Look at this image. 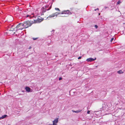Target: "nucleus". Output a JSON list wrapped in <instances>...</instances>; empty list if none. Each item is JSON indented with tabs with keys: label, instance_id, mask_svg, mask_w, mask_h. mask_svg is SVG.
<instances>
[{
	"label": "nucleus",
	"instance_id": "obj_1",
	"mask_svg": "<svg viewBox=\"0 0 125 125\" xmlns=\"http://www.w3.org/2000/svg\"><path fill=\"white\" fill-rule=\"evenodd\" d=\"M34 21H26L24 22L23 23V24L21 25H23L24 26V28H26L28 27H29L31 26L33 23H34Z\"/></svg>",
	"mask_w": 125,
	"mask_h": 125
},
{
	"label": "nucleus",
	"instance_id": "obj_2",
	"mask_svg": "<svg viewBox=\"0 0 125 125\" xmlns=\"http://www.w3.org/2000/svg\"><path fill=\"white\" fill-rule=\"evenodd\" d=\"M61 14H64V15L61 16L67 17L69 15L72 14V13L70 11V10H64L62 11L61 13Z\"/></svg>",
	"mask_w": 125,
	"mask_h": 125
},
{
	"label": "nucleus",
	"instance_id": "obj_3",
	"mask_svg": "<svg viewBox=\"0 0 125 125\" xmlns=\"http://www.w3.org/2000/svg\"><path fill=\"white\" fill-rule=\"evenodd\" d=\"M21 24H23V23H20L19 24L17 25L16 27L17 29L16 31L19 30H22L24 28V26L23 25H21Z\"/></svg>",
	"mask_w": 125,
	"mask_h": 125
},
{
	"label": "nucleus",
	"instance_id": "obj_4",
	"mask_svg": "<svg viewBox=\"0 0 125 125\" xmlns=\"http://www.w3.org/2000/svg\"><path fill=\"white\" fill-rule=\"evenodd\" d=\"M43 20V18H42L40 17V18H38L37 19L34 20V23H40Z\"/></svg>",
	"mask_w": 125,
	"mask_h": 125
},
{
	"label": "nucleus",
	"instance_id": "obj_5",
	"mask_svg": "<svg viewBox=\"0 0 125 125\" xmlns=\"http://www.w3.org/2000/svg\"><path fill=\"white\" fill-rule=\"evenodd\" d=\"M58 121V118H57L55 119L53 121V125L50 124L49 125H57V123Z\"/></svg>",
	"mask_w": 125,
	"mask_h": 125
},
{
	"label": "nucleus",
	"instance_id": "obj_6",
	"mask_svg": "<svg viewBox=\"0 0 125 125\" xmlns=\"http://www.w3.org/2000/svg\"><path fill=\"white\" fill-rule=\"evenodd\" d=\"M15 27H14L13 25L11 26L10 29L9 30V31H12V32H13V31H15Z\"/></svg>",
	"mask_w": 125,
	"mask_h": 125
},
{
	"label": "nucleus",
	"instance_id": "obj_7",
	"mask_svg": "<svg viewBox=\"0 0 125 125\" xmlns=\"http://www.w3.org/2000/svg\"><path fill=\"white\" fill-rule=\"evenodd\" d=\"M96 59V58H95L94 59L92 58H90L87 59L86 60L88 62H92L95 60Z\"/></svg>",
	"mask_w": 125,
	"mask_h": 125
},
{
	"label": "nucleus",
	"instance_id": "obj_8",
	"mask_svg": "<svg viewBox=\"0 0 125 125\" xmlns=\"http://www.w3.org/2000/svg\"><path fill=\"white\" fill-rule=\"evenodd\" d=\"M25 89L26 91L28 92H29L30 91L31 88L28 87H26L25 88Z\"/></svg>",
	"mask_w": 125,
	"mask_h": 125
},
{
	"label": "nucleus",
	"instance_id": "obj_9",
	"mask_svg": "<svg viewBox=\"0 0 125 125\" xmlns=\"http://www.w3.org/2000/svg\"><path fill=\"white\" fill-rule=\"evenodd\" d=\"M55 16V15L54 14V13H53L52 14L50 15L48 17H47V18H48V17L49 18H52V17H53Z\"/></svg>",
	"mask_w": 125,
	"mask_h": 125
},
{
	"label": "nucleus",
	"instance_id": "obj_10",
	"mask_svg": "<svg viewBox=\"0 0 125 125\" xmlns=\"http://www.w3.org/2000/svg\"><path fill=\"white\" fill-rule=\"evenodd\" d=\"M117 73L119 74H122L124 73V72L122 70H119L117 71Z\"/></svg>",
	"mask_w": 125,
	"mask_h": 125
},
{
	"label": "nucleus",
	"instance_id": "obj_11",
	"mask_svg": "<svg viewBox=\"0 0 125 125\" xmlns=\"http://www.w3.org/2000/svg\"><path fill=\"white\" fill-rule=\"evenodd\" d=\"M45 9L44 8V7L42 8V13H44L46 11V9ZM42 14L43 15H44V14L43 13Z\"/></svg>",
	"mask_w": 125,
	"mask_h": 125
},
{
	"label": "nucleus",
	"instance_id": "obj_12",
	"mask_svg": "<svg viewBox=\"0 0 125 125\" xmlns=\"http://www.w3.org/2000/svg\"><path fill=\"white\" fill-rule=\"evenodd\" d=\"M54 14L55 15V16H57V15H58L59 14H61V13H58V12H55V13H54Z\"/></svg>",
	"mask_w": 125,
	"mask_h": 125
},
{
	"label": "nucleus",
	"instance_id": "obj_13",
	"mask_svg": "<svg viewBox=\"0 0 125 125\" xmlns=\"http://www.w3.org/2000/svg\"><path fill=\"white\" fill-rule=\"evenodd\" d=\"M7 116V115H2L1 117L2 119H3L6 117Z\"/></svg>",
	"mask_w": 125,
	"mask_h": 125
},
{
	"label": "nucleus",
	"instance_id": "obj_14",
	"mask_svg": "<svg viewBox=\"0 0 125 125\" xmlns=\"http://www.w3.org/2000/svg\"><path fill=\"white\" fill-rule=\"evenodd\" d=\"M30 17V18H32V17H34V16H32L31 17V15H27L26 16V17Z\"/></svg>",
	"mask_w": 125,
	"mask_h": 125
},
{
	"label": "nucleus",
	"instance_id": "obj_15",
	"mask_svg": "<svg viewBox=\"0 0 125 125\" xmlns=\"http://www.w3.org/2000/svg\"><path fill=\"white\" fill-rule=\"evenodd\" d=\"M82 111L81 110H79L75 111L76 113H78L81 112Z\"/></svg>",
	"mask_w": 125,
	"mask_h": 125
},
{
	"label": "nucleus",
	"instance_id": "obj_16",
	"mask_svg": "<svg viewBox=\"0 0 125 125\" xmlns=\"http://www.w3.org/2000/svg\"><path fill=\"white\" fill-rule=\"evenodd\" d=\"M49 7V5H46L45 6V9H46L48 7Z\"/></svg>",
	"mask_w": 125,
	"mask_h": 125
},
{
	"label": "nucleus",
	"instance_id": "obj_17",
	"mask_svg": "<svg viewBox=\"0 0 125 125\" xmlns=\"http://www.w3.org/2000/svg\"><path fill=\"white\" fill-rule=\"evenodd\" d=\"M121 3V2L120 0L118 2H117V4H119Z\"/></svg>",
	"mask_w": 125,
	"mask_h": 125
},
{
	"label": "nucleus",
	"instance_id": "obj_18",
	"mask_svg": "<svg viewBox=\"0 0 125 125\" xmlns=\"http://www.w3.org/2000/svg\"><path fill=\"white\" fill-rule=\"evenodd\" d=\"M51 7H52V5H51L49 7V8L48 9H46V10H50L51 8Z\"/></svg>",
	"mask_w": 125,
	"mask_h": 125
},
{
	"label": "nucleus",
	"instance_id": "obj_19",
	"mask_svg": "<svg viewBox=\"0 0 125 125\" xmlns=\"http://www.w3.org/2000/svg\"><path fill=\"white\" fill-rule=\"evenodd\" d=\"M22 10V9L21 8H19V10H18V11H21Z\"/></svg>",
	"mask_w": 125,
	"mask_h": 125
},
{
	"label": "nucleus",
	"instance_id": "obj_20",
	"mask_svg": "<svg viewBox=\"0 0 125 125\" xmlns=\"http://www.w3.org/2000/svg\"><path fill=\"white\" fill-rule=\"evenodd\" d=\"M55 10H58L60 11V10L58 8H55Z\"/></svg>",
	"mask_w": 125,
	"mask_h": 125
},
{
	"label": "nucleus",
	"instance_id": "obj_21",
	"mask_svg": "<svg viewBox=\"0 0 125 125\" xmlns=\"http://www.w3.org/2000/svg\"><path fill=\"white\" fill-rule=\"evenodd\" d=\"M114 38H111V40H110L111 42H112L113 41V40H114Z\"/></svg>",
	"mask_w": 125,
	"mask_h": 125
},
{
	"label": "nucleus",
	"instance_id": "obj_22",
	"mask_svg": "<svg viewBox=\"0 0 125 125\" xmlns=\"http://www.w3.org/2000/svg\"><path fill=\"white\" fill-rule=\"evenodd\" d=\"M90 112V111L89 110H88L87 111V113L88 114H89Z\"/></svg>",
	"mask_w": 125,
	"mask_h": 125
},
{
	"label": "nucleus",
	"instance_id": "obj_23",
	"mask_svg": "<svg viewBox=\"0 0 125 125\" xmlns=\"http://www.w3.org/2000/svg\"><path fill=\"white\" fill-rule=\"evenodd\" d=\"M94 26L96 28H97L98 27V26L97 25H95Z\"/></svg>",
	"mask_w": 125,
	"mask_h": 125
},
{
	"label": "nucleus",
	"instance_id": "obj_24",
	"mask_svg": "<svg viewBox=\"0 0 125 125\" xmlns=\"http://www.w3.org/2000/svg\"><path fill=\"white\" fill-rule=\"evenodd\" d=\"M81 58H82V57L81 56H80L78 58V59H81Z\"/></svg>",
	"mask_w": 125,
	"mask_h": 125
},
{
	"label": "nucleus",
	"instance_id": "obj_25",
	"mask_svg": "<svg viewBox=\"0 0 125 125\" xmlns=\"http://www.w3.org/2000/svg\"><path fill=\"white\" fill-rule=\"evenodd\" d=\"M96 10H97L98 11V10H99V9H98V8H97V9H94V10H95V11H96Z\"/></svg>",
	"mask_w": 125,
	"mask_h": 125
},
{
	"label": "nucleus",
	"instance_id": "obj_26",
	"mask_svg": "<svg viewBox=\"0 0 125 125\" xmlns=\"http://www.w3.org/2000/svg\"><path fill=\"white\" fill-rule=\"evenodd\" d=\"M19 7H17L16 8V9H17V10H19Z\"/></svg>",
	"mask_w": 125,
	"mask_h": 125
},
{
	"label": "nucleus",
	"instance_id": "obj_27",
	"mask_svg": "<svg viewBox=\"0 0 125 125\" xmlns=\"http://www.w3.org/2000/svg\"><path fill=\"white\" fill-rule=\"evenodd\" d=\"M62 79V78L61 77H60L59 78V80H61Z\"/></svg>",
	"mask_w": 125,
	"mask_h": 125
},
{
	"label": "nucleus",
	"instance_id": "obj_28",
	"mask_svg": "<svg viewBox=\"0 0 125 125\" xmlns=\"http://www.w3.org/2000/svg\"><path fill=\"white\" fill-rule=\"evenodd\" d=\"M37 38H33V39L34 40H35L37 39Z\"/></svg>",
	"mask_w": 125,
	"mask_h": 125
},
{
	"label": "nucleus",
	"instance_id": "obj_29",
	"mask_svg": "<svg viewBox=\"0 0 125 125\" xmlns=\"http://www.w3.org/2000/svg\"><path fill=\"white\" fill-rule=\"evenodd\" d=\"M72 111L73 112L76 113L75 111L74 110H72Z\"/></svg>",
	"mask_w": 125,
	"mask_h": 125
},
{
	"label": "nucleus",
	"instance_id": "obj_30",
	"mask_svg": "<svg viewBox=\"0 0 125 125\" xmlns=\"http://www.w3.org/2000/svg\"><path fill=\"white\" fill-rule=\"evenodd\" d=\"M31 46H30L29 47V49H31Z\"/></svg>",
	"mask_w": 125,
	"mask_h": 125
},
{
	"label": "nucleus",
	"instance_id": "obj_31",
	"mask_svg": "<svg viewBox=\"0 0 125 125\" xmlns=\"http://www.w3.org/2000/svg\"><path fill=\"white\" fill-rule=\"evenodd\" d=\"M15 32H13V34H15Z\"/></svg>",
	"mask_w": 125,
	"mask_h": 125
},
{
	"label": "nucleus",
	"instance_id": "obj_32",
	"mask_svg": "<svg viewBox=\"0 0 125 125\" xmlns=\"http://www.w3.org/2000/svg\"><path fill=\"white\" fill-rule=\"evenodd\" d=\"M32 14L33 15H34V13H32Z\"/></svg>",
	"mask_w": 125,
	"mask_h": 125
},
{
	"label": "nucleus",
	"instance_id": "obj_33",
	"mask_svg": "<svg viewBox=\"0 0 125 125\" xmlns=\"http://www.w3.org/2000/svg\"><path fill=\"white\" fill-rule=\"evenodd\" d=\"M100 15V13H99V15Z\"/></svg>",
	"mask_w": 125,
	"mask_h": 125
}]
</instances>
